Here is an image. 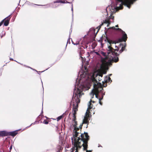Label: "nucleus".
Segmentation results:
<instances>
[{
  "instance_id": "1",
  "label": "nucleus",
  "mask_w": 152,
  "mask_h": 152,
  "mask_svg": "<svg viewBox=\"0 0 152 152\" xmlns=\"http://www.w3.org/2000/svg\"><path fill=\"white\" fill-rule=\"evenodd\" d=\"M85 69L86 71L82 70L79 72L80 78H77L76 80L74 91L76 89H79V90L77 91V94L78 95L79 92H80V97L83 94L82 91L88 90L90 88L91 85L93 84L94 88L90 95L91 98L93 97L94 94L96 97L98 98V94L99 93H101L102 95L104 93H103L102 84L100 83L97 82L94 75L90 76L86 69Z\"/></svg>"
},
{
  "instance_id": "2",
  "label": "nucleus",
  "mask_w": 152,
  "mask_h": 152,
  "mask_svg": "<svg viewBox=\"0 0 152 152\" xmlns=\"http://www.w3.org/2000/svg\"><path fill=\"white\" fill-rule=\"evenodd\" d=\"M77 121H73V125L74 127V133L73 137L71 138L72 143L74 146V149H75V152H78V150L80 149L82 146H83V150H86V152H91V151L87 150L88 141L89 140V137L88 133H85L84 134H82L80 135L81 138L78 137L79 133L77 131L79 130V128L77 127Z\"/></svg>"
},
{
  "instance_id": "3",
  "label": "nucleus",
  "mask_w": 152,
  "mask_h": 152,
  "mask_svg": "<svg viewBox=\"0 0 152 152\" xmlns=\"http://www.w3.org/2000/svg\"><path fill=\"white\" fill-rule=\"evenodd\" d=\"M107 52L106 53L104 52L100 51V57H101V55L105 56V59L109 63L112 61L116 62L118 61V54L115 52V51H118V49H114L112 47L110 46H108L107 49Z\"/></svg>"
},
{
  "instance_id": "4",
  "label": "nucleus",
  "mask_w": 152,
  "mask_h": 152,
  "mask_svg": "<svg viewBox=\"0 0 152 152\" xmlns=\"http://www.w3.org/2000/svg\"><path fill=\"white\" fill-rule=\"evenodd\" d=\"M79 89H76L74 91L73 96L72 98L71 102L72 103L73 106V118L72 120L73 121H76V117L75 115L76 112L77 110L78 104L80 102L79 98H80V92H79L78 95L77 94V91Z\"/></svg>"
},
{
  "instance_id": "5",
  "label": "nucleus",
  "mask_w": 152,
  "mask_h": 152,
  "mask_svg": "<svg viewBox=\"0 0 152 152\" xmlns=\"http://www.w3.org/2000/svg\"><path fill=\"white\" fill-rule=\"evenodd\" d=\"M56 3H70V2H67L66 1L62 0H57L53 2V3H51L48 4H47L46 5L47 6L46 8L48 7L52 6L53 8H56L59 6V4H55Z\"/></svg>"
},
{
  "instance_id": "6",
  "label": "nucleus",
  "mask_w": 152,
  "mask_h": 152,
  "mask_svg": "<svg viewBox=\"0 0 152 152\" xmlns=\"http://www.w3.org/2000/svg\"><path fill=\"white\" fill-rule=\"evenodd\" d=\"M110 28H112L113 29H115V30H119V31L121 32V34L122 35V36L121 39H119L120 42H121L123 41L126 42L127 40V37L126 34L125 33L124 31L122 30L120 28H115L113 26L112 27H111Z\"/></svg>"
},
{
  "instance_id": "7",
  "label": "nucleus",
  "mask_w": 152,
  "mask_h": 152,
  "mask_svg": "<svg viewBox=\"0 0 152 152\" xmlns=\"http://www.w3.org/2000/svg\"><path fill=\"white\" fill-rule=\"evenodd\" d=\"M11 15H10L9 16L6 18H4V20L3 21H4V25L5 26H7L9 23V21L10 20V16Z\"/></svg>"
},
{
  "instance_id": "8",
  "label": "nucleus",
  "mask_w": 152,
  "mask_h": 152,
  "mask_svg": "<svg viewBox=\"0 0 152 152\" xmlns=\"http://www.w3.org/2000/svg\"><path fill=\"white\" fill-rule=\"evenodd\" d=\"M18 133L17 131H15L13 132H7V136L11 135L12 136H15Z\"/></svg>"
},
{
  "instance_id": "9",
  "label": "nucleus",
  "mask_w": 152,
  "mask_h": 152,
  "mask_svg": "<svg viewBox=\"0 0 152 152\" xmlns=\"http://www.w3.org/2000/svg\"><path fill=\"white\" fill-rule=\"evenodd\" d=\"M106 41H107L110 44H116V42L115 41H112L110 40L108 38L106 37V39H105Z\"/></svg>"
},
{
  "instance_id": "10",
  "label": "nucleus",
  "mask_w": 152,
  "mask_h": 152,
  "mask_svg": "<svg viewBox=\"0 0 152 152\" xmlns=\"http://www.w3.org/2000/svg\"><path fill=\"white\" fill-rule=\"evenodd\" d=\"M7 132L6 131H0V137L7 136Z\"/></svg>"
},
{
  "instance_id": "11",
  "label": "nucleus",
  "mask_w": 152,
  "mask_h": 152,
  "mask_svg": "<svg viewBox=\"0 0 152 152\" xmlns=\"http://www.w3.org/2000/svg\"><path fill=\"white\" fill-rule=\"evenodd\" d=\"M91 99L90 100V101L89 102V105H88V109L87 110V111L86 112V114H87L88 112H89V110L91 109V108H92V107L91 106Z\"/></svg>"
},
{
  "instance_id": "12",
  "label": "nucleus",
  "mask_w": 152,
  "mask_h": 152,
  "mask_svg": "<svg viewBox=\"0 0 152 152\" xmlns=\"http://www.w3.org/2000/svg\"><path fill=\"white\" fill-rule=\"evenodd\" d=\"M88 118L87 117H84V118L83 120V124H87L88 122Z\"/></svg>"
},
{
  "instance_id": "13",
  "label": "nucleus",
  "mask_w": 152,
  "mask_h": 152,
  "mask_svg": "<svg viewBox=\"0 0 152 152\" xmlns=\"http://www.w3.org/2000/svg\"><path fill=\"white\" fill-rule=\"evenodd\" d=\"M111 80L110 78L109 77L106 76L104 79V81L106 82H109Z\"/></svg>"
},
{
  "instance_id": "14",
  "label": "nucleus",
  "mask_w": 152,
  "mask_h": 152,
  "mask_svg": "<svg viewBox=\"0 0 152 152\" xmlns=\"http://www.w3.org/2000/svg\"><path fill=\"white\" fill-rule=\"evenodd\" d=\"M100 51H98L97 52L96 51H94L93 52V53L94 54H96L99 57H100Z\"/></svg>"
},
{
  "instance_id": "15",
  "label": "nucleus",
  "mask_w": 152,
  "mask_h": 152,
  "mask_svg": "<svg viewBox=\"0 0 152 152\" xmlns=\"http://www.w3.org/2000/svg\"><path fill=\"white\" fill-rule=\"evenodd\" d=\"M65 113H64L63 114L61 115L59 117H58L57 118V120L58 121L59 120H60L61 119V118H62V117L64 116V115H65Z\"/></svg>"
},
{
  "instance_id": "16",
  "label": "nucleus",
  "mask_w": 152,
  "mask_h": 152,
  "mask_svg": "<svg viewBox=\"0 0 152 152\" xmlns=\"http://www.w3.org/2000/svg\"><path fill=\"white\" fill-rule=\"evenodd\" d=\"M105 95V92H104V93L103 94V95H102V98H99V104H101V105H102V103L100 102V100H102L103 98V96L104 95Z\"/></svg>"
},
{
  "instance_id": "17",
  "label": "nucleus",
  "mask_w": 152,
  "mask_h": 152,
  "mask_svg": "<svg viewBox=\"0 0 152 152\" xmlns=\"http://www.w3.org/2000/svg\"><path fill=\"white\" fill-rule=\"evenodd\" d=\"M72 42L73 44L75 45H77L79 44V42H77L76 43H74V42L72 40Z\"/></svg>"
},
{
  "instance_id": "18",
  "label": "nucleus",
  "mask_w": 152,
  "mask_h": 152,
  "mask_svg": "<svg viewBox=\"0 0 152 152\" xmlns=\"http://www.w3.org/2000/svg\"><path fill=\"white\" fill-rule=\"evenodd\" d=\"M58 151H57V152H60V151L61 150V147L60 146H59L58 147Z\"/></svg>"
},
{
  "instance_id": "19",
  "label": "nucleus",
  "mask_w": 152,
  "mask_h": 152,
  "mask_svg": "<svg viewBox=\"0 0 152 152\" xmlns=\"http://www.w3.org/2000/svg\"><path fill=\"white\" fill-rule=\"evenodd\" d=\"M124 47H122L121 49L119 51V53H121L124 50Z\"/></svg>"
},
{
  "instance_id": "20",
  "label": "nucleus",
  "mask_w": 152,
  "mask_h": 152,
  "mask_svg": "<svg viewBox=\"0 0 152 152\" xmlns=\"http://www.w3.org/2000/svg\"><path fill=\"white\" fill-rule=\"evenodd\" d=\"M103 76V74H97L96 76V77H98L99 76L101 78H102Z\"/></svg>"
},
{
  "instance_id": "21",
  "label": "nucleus",
  "mask_w": 152,
  "mask_h": 152,
  "mask_svg": "<svg viewBox=\"0 0 152 152\" xmlns=\"http://www.w3.org/2000/svg\"><path fill=\"white\" fill-rule=\"evenodd\" d=\"M48 122L46 120H44L43 122V123L45 124H48Z\"/></svg>"
},
{
  "instance_id": "22",
  "label": "nucleus",
  "mask_w": 152,
  "mask_h": 152,
  "mask_svg": "<svg viewBox=\"0 0 152 152\" xmlns=\"http://www.w3.org/2000/svg\"><path fill=\"white\" fill-rule=\"evenodd\" d=\"M104 23H108V24L107 25V27H108L109 26V25L110 24V23L109 22V21H107L106 20H105V22H104Z\"/></svg>"
},
{
  "instance_id": "23",
  "label": "nucleus",
  "mask_w": 152,
  "mask_h": 152,
  "mask_svg": "<svg viewBox=\"0 0 152 152\" xmlns=\"http://www.w3.org/2000/svg\"><path fill=\"white\" fill-rule=\"evenodd\" d=\"M103 24V23H102L99 26H98L97 27V28L99 29L100 28H101V26Z\"/></svg>"
},
{
  "instance_id": "24",
  "label": "nucleus",
  "mask_w": 152,
  "mask_h": 152,
  "mask_svg": "<svg viewBox=\"0 0 152 152\" xmlns=\"http://www.w3.org/2000/svg\"><path fill=\"white\" fill-rule=\"evenodd\" d=\"M103 24V23H102L99 26H98L97 27V28L99 29L100 28H101V26Z\"/></svg>"
},
{
  "instance_id": "25",
  "label": "nucleus",
  "mask_w": 152,
  "mask_h": 152,
  "mask_svg": "<svg viewBox=\"0 0 152 152\" xmlns=\"http://www.w3.org/2000/svg\"><path fill=\"white\" fill-rule=\"evenodd\" d=\"M72 9H71V10H72V18H73V8L72 4Z\"/></svg>"
},
{
  "instance_id": "26",
  "label": "nucleus",
  "mask_w": 152,
  "mask_h": 152,
  "mask_svg": "<svg viewBox=\"0 0 152 152\" xmlns=\"http://www.w3.org/2000/svg\"><path fill=\"white\" fill-rule=\"evenodd\" d=\"M69 43V44H70V39L69 38V39H68L67 40V44Z\"/></svg>"
},
{
  "instance_id": "27",
  "label": "nucleus",
  "mask_w": 152,
  "mask_h": 152,
  "mask_svg": "<svg viewBox=\"0 0 152 152\" xmlns=\"http://www.w3.org/2000/svg\"><path fill=\"white\" fill-rule=\"evenodd\" d=\"M4 20H3L0 23V26L2 25L3 23V22Z\"/></svg>"
},
{
  "instance_id": "28",
  "label": "nucleus",
  "mask_w": 152,
  "mask_h": 152,
  "mask_svg": "<svg viewBox=\"0 0 152 152\" xmlns=\"http://www.w3.org/2000/svg\"><path fill=\"white\" fill-rule=\"evenodd\" d=\"M83 124H81L80 125V126H79V129H81V128H82V126H83Z\"/></svg>"
},
{
  "instance_id": "29",
  "label": "nucleus",
  "mask_w": 152,
  "mask_h": 152,
  "mask_svg": "<svg viewBox=\"0 0 152 152\" xmlns=\"http://www.w3.org/2000/svg\"><path fill=\"white\" fill-rule=\"evenodd\" d=\"M24 66H26V67H28V68H29L30 69H33L32 68H31V67H29L28 66H26V65H24Z\"/></svg>"
},
{
  "instance_id": "30",
  "label": "nucleus",
  "mask_w": 152,
  "mask_h": 152,
  "mask_svg": "<svg viewBox=\"0 0 152 152\" xmlns=\"http://www.w3.org/2000/svg\"><path fill=\"white\" fill-rule=\"evenodd\" d=\"M102 78H101L100 77H99L98 80L99 81H100L102 80Z\"/></svg>"
},
{
  "instance_id": "31",
  "label": "nucleus",
  "mask_w": 152,
  "mask_h": 152,
  "mask_svg": "<svg viewBox=\"0 0 152 152\" xmlns=\"http://www.w3.org/2000/svg\"><path fill=\"white\" fill-rule=\"evenodd\" d=\"M36 122H34V123H32V124L30 125L28 127L30 126H31V125H34V124H35V123Z\"/></svg>"
},
{
  "instance_id": "32",
  "label": "nucleus",
  "mask_w": 152,
  "mask_h": 152,
  "mask_svg": "<svg viewBox=\"0 0 152 152\" xmlns=\"http://www.w3.org/2000/svg\"><path fill=\"white\" fill-rule=\"evenodd\" d=\"M12 145H11L10 147V151L12 149Z\"/></svg>"
},
{
  "instance_id": "33",
  "label": "nucleus",
  "mask_w": 152,
  "mask_h": 152,
  "mask_svg": "<svg viewBox=\"0 0 152 152\" xmlns=\"http://www.w3.org/2000/svg\"><path fill=\"white\" fill-rule=\"evenodd\" d=\"M82 56V55H81L80 56V57L81 58H82V60H83V57Z\"/></svg>"
},
{
  "instance_id": "34",
  "label": "nucleus",
  "mask_w": 152,
  "mask_h": 152,
  "mask_svg": "<svg viewBox=\"0 0 152 152\" xmlns=\"http://www.w3.org/2000/svg\"><path fill=\"white\" fill-rule=\"evenodd\" d=\"M98 147H102V146L99 144V145H98Z\"/></svg>"
},
{
  "instance_id": "35",
  "label": "nucleus",
  "mask_w": 152,
  "mask_h": 152,
  "mask_svg": "<svg viewBox=\"0 0 152 152\" xmlns=\"http://www.w3.org/2000/svg\"><path fill=\"white\" fill-rule=\"evenodd\" d=\"M42 110H43V107L42 108V111H41V113H43V111H42Z\"/></svg>"
},
{
  "instance_id": "36",
  "label": "nucleus",
  "mask_w": 152,
  "mask_h": 152,
  "mask_svg": "<svg viewBox=\"0 0 152 152\" xmlns=\"http://www.w3.org/2000/svg\"><path fill=\"white\" fill-rule=\"evenodd\" d=\"M115 27H118V25H117L115 26Z\"/></svg>"
},
{
  "instance_id": "37",
  "label": "nucleus",
  "mask_w": 152,
  "mask_h": 152,
  "mask_svg": "<svg viewBox=\"0 0 152 152\" xmlns=\"http://www.w3.org/2000/svg\"><path fill=\"white\" fill-rule=\"evenodd\" d=\"M86 48L88 47V46L87 45H86Z\"/></svg>"
},
{
  "instance_id": "38",
  "label": "nucleus",
  "mask_w": 152,
  "mask_h": 152,
  "mask_svg": "<svg viewBox=\"0 0 152 152\" xmlns=\"http://www.w3.org/2000/svg\"><path fill=\"white\" fill-rule=\"evenodd\" d=\"M10 59L11 60H13V59L12 58H10Z\"/></svg>"
},
{
  "instance_id": "39",
  "label": "nucleus",
  "mask_w": 152,
  "mask_h": 152,
  "mask_svg": "<svg viewBox=\"0 0 152 152\" xmlns=\"http://www.w3.org/2000/svg\"><path fill=\"white\" fill-rule=\"evenodd\" d=\"M112 75V74H110L109 75V76H110Z\"/></svg>"
},
{
  "instance_id": "40",
  "label": "nucleus",
  "mask_w": 152,
  "mask_h": 152,
  "mask_svg": "<svg viewBox=\"0 0 152 152\" xmlns=\"http://www.w3.org/2000/svg\"><path fill=\"white\" fill-rule=\"evenodd\" d=\"M56 128L57 129H58V127H57V126L56 127Z\"/></svg>"
},
{
  "instance_id": "41",
  "label": "nucleus",
  "mask_w": 152,
  "mask_h": 152,
  "mask_svg": "<svg viewBox=\"0 0 152 152\" xmlns=\"http://www.w3.org/2000/svg\"><path fill=\"white\" fill-rule=\"evenodd\" d=\"M82 46V47H83L84 48H85L84 47H83V46Z\"/></svg>"
},
{
  "instance_id": "42",
  "label": "nucleus",
  "mask_w": 152,
  "mask_h": 152,
  "mask_svg": "<svg viewBox=\"0 0 152 152\" xmlns=\"http://www.w3.org/2000/svg\"><path fill=\"white\" fill-rule=\"evenodd\" d=\"M35 5H37V4H35Z\"/></svg>"
},
{
  "instance_id": "43",
  "label": "nucleus",
  "mask_w": 152,
  "mask_h": 152,
  "mask_svg": "<svg viewBox=\"0 0 152 152\" xmlns=\"http://www.w3.org/2000/svg\"><path fill=\"white\" fill-rule=\"evenodd\" d=\"M115 47L116 48L117 47L116 46H115Z\"/></svg>"
},
{
  "instance_id": "44",
  "label": "nucleus",
  "mask_w": 152,
  "mask_h": 152,
  "mask_svg": "<svg viewBox=\"0 0 152 152\" xmlns=\"http://www.w3.org/2000/svg\"><path fill=\"white\" fill-rule=\"evenodd\" d=\"M40 116V115H39V117Z\"/></svg>"
},
{
  "instance_id": "45",
  "label": "nucleus",
  "mask_w": 152,
  "mask_h": 152,
  "mask_svg": "<svg viewBox=\"0 0 152 152\" xmlns=\"http://www.w3.org/2000/svg\"><path fill=\"white\" fill-rule=\"evenodd\" d=\"M33 70L36 71V70H34V69H33Z\"/></svg>"
}]
</instances>
